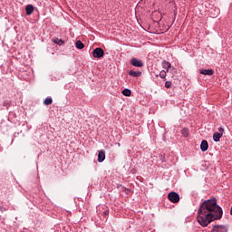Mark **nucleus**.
I'll return each mask as SVG.
<instances>
[{
    "label": "nucleus",
    "mask_w": 232,
    "mask_h": 232,
    "mask_svg": "<svg viewBox=\"0 0 232 232\" xmlns=\"http://www.w3.org/2000/svg\"><path fill=\"white\" fill-rule=\"evenodd\" d=\"M122 95H124L125 97H130V95H131V90L130 89H124L121 92Z\"/></svg>",
    "instance_id": "17"
},
{
    "label": "nucleus",
    "mask_w": 232,
    "mask_h": 232,
    "mask_svg": "<svg viewBox=\"0 0 232 232\" xmlns=\"http://www.w3.org/2000/svg\"><path fill=\"white\" fill-rule=\"evenodd\" d=\"M75 47L78 50H82V48H84V44H82V42H81V40L76 41L75 43Z\"/></svg>",
    "instance_id": "16"
},
{
    "label": "nucleus",
    "mask_w": 232,
    "mask_h": 232,
    "mask_svg": "<svg viewBox=\"0 0 232 232\" xmlns=\"http://www.w3.org/2000/svg\"><path fill=\"white\" fill-rule=\"evenodd\" d=\"M160 77L161 79H166V71H161V72H160Z\"/></svg>",
    "instance_id": "18"
},
{
    "label": "nucleus",
    "mask_w": 232,
    "mask_h": 232,
    "mask_svg": "<svg viewBox=\"0 0 232 232\" xmlns=\"http://www.w3.org/2000/svg\"><path fill=\"white\" fill-rule=\"evenodd\" d=\"M25 13L26 15H32V14H34V6L32 5H27L25 6Z\"/></svg>",
    "instance_id": "10"
},
{
    "label": "nucleus",
    "mask_w": 232,
    "mask_h": 232,
    "mask_svg": "<svg viewBox=\"0 0 232 232\" xmlns=\"http://www.w3.org/2000/svg\"><path fill=\"white\" fill-rule=\"evenodd\" d=\"M117 145H118L119 147H121V143H117Z\"/></svg>",
    "instance_id": "21"
},
{
    "label": "nucleus",
    "mask_w": 232,
    "mask_h": 232,
    "mask_svg": "<svg viewBox=\"0 0 232 232\" xmlns=\"http://www.w3.org/2000/svg\"><path fill=\"white\" fill-rule=\"evenodd\" d=\"M165 88H171V82H166Z\"/></svg>",
    "instance_id": "19"
},
{
    "label": "nucleus",
    "mask_w": 232,
    "mask_h": 232,
    "mask_svg": "<svg viewBox=\"0 0 232 232\" xmlns=\"http://www.w3.org/2000/svg\"><path fill=\"white\" fill-rule=\"evenodd\" d=\"M222 215V208L217 204V198H213L199 205L197 220L201 227H208L214 220H220Z\"/></svg>",
    "instance_id": "1"
},
{
    "label": "nucleus",
    "mask_w": 232,
    "mask_h": 232,
    "mask_svg": "<svg viewBox=\"0 0 232 232\" xmlns=\"http://www.w3.org/2000/svg\"><path fill=\"white\" fill-rule=\"evenodd\" d=\"M222 135H224V128L219 127L218 132H214L213 134L214 142H220V139H222Z\"/></svg>",
    "instance_id": "4"
},
{
    "label": "nucleus",
    "mask_w": 232,
    "mask_h": 232,
    "mask_svg": "<svg viewBox=\"0 0 232 232\" xmlns=\"http://www.w3.org/2000/svg\"><path fill=\"white\" fill-rule=\"evenodd\" d=\"M168 198L173 204H178V202L180 201V196L177 192H170V193H169Z\"/></svg>",
    "instance_id": "2"
},
{
    "label": "nucleus",
    "mask_w": 232,
    "mask_h": 232,
    "mask_svg": "<svg viewBox=\"0 0 232 232\" xmlns=\"http://www.w3.org/2000/svg\"><path fill=\"white\" fill-rule=\"evenodd\" d=\"M211 232H227V227L224 225H213Z\"/></svg>",
    "instance_id": "6"
},
{
    "label": "nucleus",
    "mask_w": 232,
    "mask_h": 232,
    "mask_svg": "<svg viewBox=\"0 0 232 232\" xmlns=\"http://www.w3.org/2000/svg\"><path fill=\"white\" fill-rule=\"evenodd\" d=\"M53 43H54V44H57L58 46H63V44H64V40L55 37L53 38Z\"/></svg>",
    "instance_id": "11"
},
{
    "label": "nucleus",
    "mask_w": 232,
    "mask_h": 232,
    "mask_svg": "<svg viewBox=\"0 0 232 232\" xmlns=\"http://www.w3.org/2000/svg\"><path fill=\"white\" fill-rule=\"evenodd\" d=\"M181 135H182V137H185V138L189 137V129H188V128L182 129Z\"/></svg>",
    "instance_id": "14"
},
{
    "label": "nucleus",
    "mask_w": 232,
    "mask_h": 232,
    "mask_svg": "<svg viewBox=\"0 0 232 232\" xmlns=\"http://www.w3.org/2000/svg\"><path fill=\"white\" fill-rule=\"evenodd\" d=\"M199 73L201 75H213V73H215V72L213 71V69H202L199 71Z\"/></svg>",
    "instance_id": "8"
},
{
    "label": "nucleus",
    "mask_w": 232,
    "mask_h": 232,
    "mask_svg": "<svg viewBox=\"0 0 232 232\" xmlns=\"http://www.w3.org/2000/svg\"><path fill=\"white\" fill-rule=\"evenodd\" d=\"M92 57H94L95 59H101L104 57V50L101 47L95 48L92 51Z\"/></svg>",
    "instance_id": "3"
},
{
    "label": "nucleus",
    "mask_w": 232,
    "mask_h": 232,
    "mask_svg": "<svg viewBox=\"0 0 232 232\" xmlns=\"http://www.w3.org/2000/svg\"><path fill=\"white\" fill-rule=\"evenodd\" d=\"M130 64L131 66H135V68H142V66H144L142 60L138 58H131Z\"/></svg>",
    "instance_id": "5"
},
{
    "label": "nucleus",
    "mask_w": 232,
    "mask_h": 232,
    "mask_svg": "<svg viewBox=\"0 0 232 232\" xmlns=\"http://www.w3.org/2000/svg\"><path fill=\"white\" fill-rule=\"evenodd\" d=\"M104 217H107V215H110V210L106 209L103 211Z\"/></svg>",
    "instance_id": "20"
},
{
    "label": "nucleus",
    "mask_w": 232,
    "mask_h": 232,
    "mask_svg": "<svg viewBox=\"0 0 232 232\" xmlns=\"http://www.w3.org/2000/svg\"><path fill=\"white\" fill-rule=\"evenodd\" d=\"M162 68H164V70H169V68H171V63L167 61H163L162 62Z\"/></svg>",
    "instance_id": "13"
},
{
    "label": "nucleus",
    "mask_w": 232,
    "mask_h": 232,
    "mask_svg": "<svg viewBox=\"0 0 232 232\" xmlns=\"http://www.w3.org/2000/svg\"><path fill=\"white\" fill-rule=\"evenodd\" d=\"M105 160H106V151L102 150L98 153V162H104Z\"/></svg>",
    "instance_id": "7"
},
{
    "label": "nucleus",
    "mask_w": 232,
    "mask_h": 232,
    "mask_svg": "<svg viewBox=\"0 0 232 232\" xmlns=\"http://www.w3.org/2000/svg\"><path fill=\"white\" fill-rule=\"evenodd\" d=\"M53 102V100L52 99V97L48 96L47 98H45V100L44 101V104L45 106H50V104H52Z\"/></svg>",
    "instance_id": "15"
},
{
    "label": "nucleus",
    "mask_w": 232,
    "mask_h": 232,
    "mask_svg": "<svg viewBox=\"0 0 232 232\" xmlns=\"http://www.w3.org/2000/svg\"><path fill=\"white\" fill-rule=\"evenodd\" d=\"M129 75H130V77H140V75H142V72L130 70L129 71Z\"/></svg>",
    "instance_id": "12"
},
{
    "label": "nucleus",
    "mask_w": 232,
    "mask_h": 232,
    "mask_svg": "<svg viewBox=\"0 0 232 232\" xmlns=\"http://www.w3.org/2000/svg\"><path fill=\"white\" fill-rule=\"evenodd\" d=\"M208 148H209V144L208 143V140H203L200 144L201 151H208Z\"/></svg>",
    "instance_id": "9"
}]
</instances>
